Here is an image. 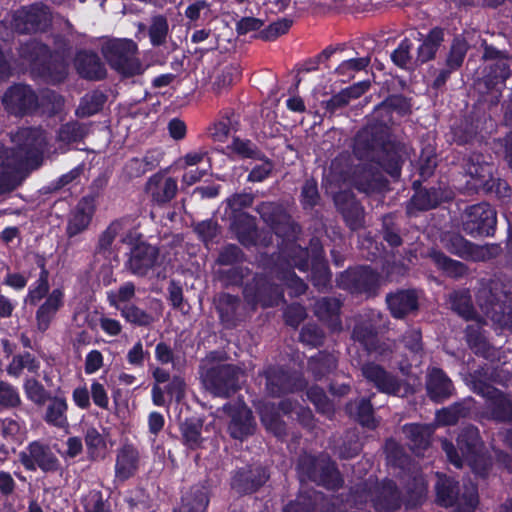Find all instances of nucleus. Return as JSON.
I'll list each match as a JSON object with an SVG mask.
<instances>
[{"instance_id":"bb28decb","label":"nucleus","mask_w":512,"mask_h":512,"mask_svg":"<svg viewBox=\"0 0 512 512\" xmlns=\"http://www.w3.org/2000/svg\"><path fill=\"white\" fill-rule=\"evenodd\" d=\"M230 231L245 248L255 247L259 243L257 219L249 213L230 214Z\"/></svg>"},{"instance_id":"603ef678","label":"nucleus","mask_w":512,"mask_h":512,"mask_svg":"<svg viewBox=\"0 0 512 512\" xmlns=\"http://www.w3.org/2000/svg\"><path fill=\"white\" fill-rule=\"evenodd\" d=\"M111 305L120 311L121 316L126 322L134 326L148 327L154 322V318L150 313L133 303L119 305L116 304L115 300H111Z\"/></svg>"},{"instance_id":"e2e57ef3","label":"nucleus","mask_w":512,"mask_h":512,"mask_svg":"<svg viewBox=\"0 0 512 512\" xmlns=\"http://www.w3.org/2000/svg\"><path fill=\"white\" fill-rule=\"evenodd\" d=\"M229 148L242 159L262 160L265 158V154L261 149L249 139H241L235 136Z\"/></svg>"},{"instance_id":"0e129e2a","label":"nucleus","mask_w":512,"mask_h":512,"mask_svg":"<svg viewBox=\"0 0 512 512\" xmlns=\"http://www.w3.org/2000/svg\"><path fill=\"white\" fill-rule=\"evenodd\" d=\"M453 141L458 145L472 143L478 134V126L468 118L461 119L451 128Z\"/></svg>"},{"instance_id":"e433bc0d","label":"nucleus","mask_w":512,"mask_h":512,"mask_svg":"<svg viewBox=\"0 0 512 512\" xmlns=\"http://www.w3.org/2000/svg\"><path fill=\"white\" fill-rule=\"evenodd\" d=\"M465 340L472 352L479 357L492 359L495 356L493 346L488 341L486 331L479 323L469 324L466 326Z\"/></svg>"},{"instance_id":"473e14b6","label":"nucleus","mask_w":512,"mask_h":512,"mask_svg":"<svg viewBox=\"0 0 512 512\" xmlns=\"http://www.w3.org/2000/svg\"><path fill=\"white\" fill-rule=\"evenodd\" d=\"M426 391L432 401L440 403L452 396L454 385L442 368L432 367L426 376Z\"/></svg>"},{"instance_id":"6e6552de","label":"nucleus","mask_w":512,"mask_h":512,"mask_svg":"<svg viewBox=\"0 0 512 512\" xmlns=\"http://www.w3.org/2000/svg\"><path fill=\"white\" fill-rule=\"evenodd\" d=\"M245 303L251 310L258 307L271 308L278 306L284 301V290L281 285L275 283L268 275L255 273L245 283L242 290Z\"/></svg>"},{"instance_id":"7c9ffc66","label":"nucleus","mask_w":512,"mask_h":512,"mask_svg":"<svg viewBox=\"0 0 512 512\" xmlns=\"http://www.w3.org/2000/svg\"><path fill=\"white\" fill-rule=\"evenodd\" d=\"M482 416L495 423H512V395L499 390L495 395L485 401Z\"/></svg>"},{"instance_id":"39448f33","label":"nucleus","mask_w":512,"mask_h":512,"mask_svg":"<svg viewBox=\"0 0 512 512\" xmlns=\"http://www.w3.org/2000/svg\"><path fill=\"white\" fill-rule=\"evenodd\" d=\"M436 502L443 507H456L457 512H474L479 503L477 487L460 483L452 476L436 473Z\"/></svg>"},{"instance_id":"f704fd0d","label":"nucleus","mask_w":512,"mask_h":512,"mask_svg":"<svg viewBox=\"0 0 512 512\" xmlns=\"http://www.w3.org/2000/svg\"><path fill=\"white\" fill-rule=\"evenodd\" d=\"M140 454L132 443H124L117 451L115 476L121 481L132 478L139 468Z\"/></svg>"},{"instance_id":"9d476101","label":"nucleus","mask_w":512,"mask_h":512,"mask_svg":"<svg viewBox=\"0 0 512 512\" xmlns=\"http://www.w3.org/2000/svg\"><path fill=\"white\" fill-rule=\"evenodd\" d=\"M255 211L262 221L282 241L295 242L301 232V226L292 218L285 206L278 202L262 201Z\"/></svg>"},{"instance_id":"de8ad7c7","label":"nucleus","mask_w":512,"mask_h":512,"mask_svg":"<svg viewBox=\"0 0 512 512\" xmlns=\"http://www.w3.org/2000/svg\"><path fill=\"white\" fill-rule=\"evenodd\" d=\"M475 400L472 397L454 402L438 412L439 420L445 425H455L461 418L469 417L474 408Z\"/></svg>"},{"instance_id":"8fccbe9b","label":"nucleus","mask_w":512,"mask_h":512,"mask_svg":"<svg viewBox=\"0 0 512 512\" xmlns=\"http://www.w3.org/2000/svg\"><path fill=\"white\" fill-rule=\"evenodd\" d=\"M43 417L44 421L51 426L64 428L68 426L67 410L68 404L65 397L52 396Z\"/></svg>"},{"instance_id":"774afa93","label":"nucleus","mask_w":512,"mask_h":512,"mask_svg":"<svg viewBox=\"0 0 512 512\" xmlns=\"http://www.w3.org/2000/svg\"><path fill=\"white\" fill-rule=\"evenodd\" d=\"M84 512H112L108 498H104L102 491L90 490L82 499Z\"/></svg>"},{"instance_id":"c03bdc74","label":"nucleus","mask_w":512,"mask_h":512,"mask_svg":"<svg viewBox=\"0 0 512 512\" xmlns=\"http://www.w3.org/2000/svg\"><path fill=\"white\" fill-rule=\"evenodd\" d=\"M429 257L435 267L446 277L460 279L468 273V267L465 263L450 258L440 250L432 249Z\"/></svg>"},{"instance_id":"2f4dec72","label":"nucleus","mask_w":512,"mask_h":512,"mask_svg":"<svg viewBox=\"0 0 512 512\" xmlns=\"http://www.w3.org/2000/svg\"><path fill=\"white\" fill-rule=\"evenodd\" d=\"M145 189L154 203L164 205L176 196L178 185L175 178L166 177L162 172H157L149 177Z\"/></svg>"},{"instance_id":"ea45409f","label":"nucleus","mask_w":512,"mask_h":512,"mask_svg":"<svg viewBox=\"0 0 512 512\" xmlns=\"http://www.w3.org/2000/svg\"><path fill=\"white\" fill-rule=\"evenodd\" d=\"M354 187L367 195L381 193L388 186V180L372 168H363L352 180Z\"/></svg>"},{"instance_id":"dca6fc26","label":"nucleus","mask_w":512,"mask_h":512,"mask_svg":"<svg viewBox=\"0 0 512 512\" xmlns=\"http://www.w3.org/2000/svg\"><path fill=\"white\" fill-rule=\"evenodd\" d=\"M18 461L26 471L40 469L43 473H56L62 470L61 462L50 446L35 440L18 453Z\"/></svg>"},{"instance_id":"58836bf2","label":"nucleus","mask_w":512,"mask_h":512,"mask_svg":"<svg viewBox=\"0 0 512 512\" xmlns=\"http://www.w3.org/2000/svg\"><path fill=\"white\" fill-rule=\"evenodd\" d=\"M36 265L40 268L38 279L28 289L25 302L30 306H36L43 298L50 294L49 271L46 268V259L43 256H36Z\"/></svg>"},{"instance_id":"5fc2aeb1","label":"nucleus","mask_w":512,"mask_h":512,"mask_svg":"<svg viewBox=\"0 0 512 512\" xmlns=\"http://www.w3.org/2000/svg\"><path fill=\"white\" fill-rule=\"evenodd\" d=\"M342 502L350 508L363 510L369 500L372 501V491L366 482L356 483L350 487L349 492L341 495Z\"/></svg>"},{"instance_id":"9b49d317","label":"nucleus","mask_w":512,"mask_h":512,"mask_svg":"<svg viewBox=\"0 0 512 512\" xmlns=\"http://www.w3.org/2000/svg\"><path fill=\"white\" fill-rule=\"evenodd\" d=\"M15 141L16 147L11 150V157L31 168H38L43 162L47 145L45 131L39 127L20 128Z\"/></svg>"},{"instance_id":"72a5a7b5","label":"nucleus","mask_w":512,"mask_h":512,"mask_svg":"<svg viewBox=\"0 0 512 512\" xmlns=\"http://www.w3.org/2000/svg\"><path fill=\"white\" fill-rule=\"evenodd\" d=\"M64 296L62 289L55 288L38 307L35 313V321L39 332L44 333L50 328V325L55 319L58 311L64 305Z\"/></svg>"},{"instance_id":"393cba45","label":"nucleus","mask_w":512,"mask_h":512,"mask_svg":"<svg viewBox=\"0 0 512 512\" xmlns=\"http://www.w3.org/2000/svg\"><path fill=\"white\" fill-rule=\"evenodd\" d=\"M74 67L80 78L101 81L107 77V69L98 53L91 49H79L74 57Z\"/></svg>"},{"instance_id":"338daca9","label":"nucleus","mask_w":512,"mask_h":512,"mask_svg":"<svg viewBox=\"0 0 512 512\" xmlns=\"http://www.w3.org/2000/svg\"><path fill=\"white\" fill-rule=\"evenodd\" d=\"M261 421L265 428L277 438L283 439L287 436V424L276 408L265 410L261 415Z\"/></svg>"},{"instance_id":"f8f14e48","label":"nucleus","mask_w":512,"mask_h":512,"mask_svg":"<svg viewBox=\"0 0 512 512\" xmlns=\"http://www.w3.org/2000/svg\"><path fill=\"white\" fill-rule=\"evenodd\" d=\"M456 444L457 446L447 439L442 442V449L448 461L456 468H461L467 457H475L477 452L485 449L479 429L472 424L465 425L459 430Z\"/></svg>"},{"instance_id":"37998d69","label":"nucleus","mask_w":512,"mask_h":512,"mask_svg":"<svg viewBox=\"0 0 512 512\" xmlns=\"http://www.w3.org/2000/svg\"><path fill=\"white\" fill-rule=\"evenodd\" d=\"M345 412L363 427L374 429L377 426L370 397L349 401L345 405Z\"/></svg>"},{"instance_id":"c756f323","label":"nucleus","mask_w":512,"mask_h":512,"mask_svg":"<svg viewBox=\"0 0 512 512\" xmlns=\"http://www.w3.org/2000/svg\"><path fill=\"white\" fill-rule=\"evenodd\" d=\"M266 380V390L272 397H282L293 393L296 384L293 374L282 366L270 365L263 373Z\"/></svg>"},{"instance_id":"f03ea898","label":"nucleus","mask_w":512,"mask_h":512,"mask_svg":"<svg viewBox=\"0 0 512 512\" xmlns=\"http://www.w3.org/2000/svg\"><path fill=\"white\" fill-rule=\"evenodd\" d=\"M19 57L27 62L33 78L51 85L63 83L69 74V63L62 57L51 54L49 45L30 39L18 49Z\"/></svg>"},{"instance_id":"13d9d810","label":"nucleus","mask_w":512,"mask_h":512,"mask_svg":"<svg viewBox=\"0 0 512 512\" xmlns=\"http://www.w3.org/2000/svg\"><path fill=\"white\" fill-rule=\"evenodd\" d=\"M25 368L31 373H37L40 369V361L28 351L15 355L6 371L8 375L18 378Z\"/></svg>"},{"instance_id":"69168bd1","label":"nucleus","mask_w":512,"mask_h":512,"mask_svg":"<svg viewBox=\"0 0 512 512\" xmlns=\"http://www.w3.org/2000/svg\"><path fill=\"white\" fill-rule=\"evenodd\" d=\"M26 398L37 406H43L52 396L36 378H26L23 383Z\"/></svg>"},{"instance_id":"423d86ee","label":"nucleus","mask_w":512,"mask_h":512,"mask_svg":"<svg viewBox=\"0 0 512 512\" xmlns=\"http://www.w3.org/2000/svg\"><path fill=\"white\" fill-rule=\"evenodd\" d=\"M101 53L111 69L123 77H133L143 73L144 69L138 53L137 44L127 38L107 40L101 47Z\"/></svg>"},{"instance_id":"c85d7f7f","label":"nucleus","mask_w":512,"mask_h":512,"mask_svg":"<svg viewBox=\"0 0 512 512\" xmlns=\"http://www.w3.org/2000/svg\"><path fill=\"white\" fill-rule=\"evenodd\" d=\"M385 301L394 319H404L419 309V297L415 289H397L389 292Z\"/></svg>"},{"instance_id":"ddd939ff","label":"nucleus","mask_w":512,"mask_h":512,"mask_svg":"<svg viewBox=\"0 0 512 512\" xmlns=\"http://www.w3.org/2000/svg\"><path fill=\"white\" fill-rule=\"evenodd\" d=\"M462 226L473 238L493 237L497 229V212L487 202L470 205L464 211Z\"/></svg>"},{"instance_id":"09e8293b","label":"nucleus","mask_w":512,"mask_h":512,"mask_svg":"<svg viewBox=\"0 0 512 512\" xmlns=\"http://www.w3.org/2000/svg\"><path fill=\"white\" fill-rule=\"evenodd\" d=\"M203 422L196 418H186L180 424L179 430L182 437V444L189 450H198L203 445L202 437Z\"/></svg>"},{"instance_id":"a18cd8bd","label":"nucleus","mask_w":512,"mask_h":512,"mask_svg":"<svg viewBox=\"0 0 512 512\" xmlns=\"http://www.w3.org/2000/svg\"><path fill=\"white\" fill-rule=\"evenodd\" d=\"M337 365L338 359L332 353L322 350L308 359V372L315 381H321L336 370Z\"/></svg>"},{"instance_id":"aec40b11","label":"nucleus","mask_w":512,"mask_h":512,"mask_svg":"<svg viewBox=\"0 0 512 512\" xmlns=\"http://www.w3.org/2000/svg\"><path fill=\"white\" fill-rule=\"evenodd\" d=\"M222 409L230 417L227 431L231 438L243 441L254 434L255 418L252 410L244 402H228Z\"/></svg>"},{"instance_id":"2eb2a0df","label":"nucleus","mask_w":512,"mask_h":512,"mask_svg":"<svg viewBox=\"0 0 512 512\" xmlns=\"http://www.w3.org/2000/svg\"><path fill=\"white\" fill-rule=\"evenodd\" d=\"M1 102L5 111L16 117L32 116L40 107L35 90L24 83L10 85L3 93Z\"/></svg>"},{"instance_id":"79ce46f5","label":"nucleus","mask_w":512,"mask_h":512,"mask_svg":"<svg viewBox=\"0 0 512 512\" xmlns=\"http://www.w3.org/2000/svg\"><path fill=\"white\" fill-rule=\"evenodd\" d=\"M511 74L512 63L500 60L485 67L482 82L488 91H501Z\"/></svg>"},{"instance_id":"5701e85b","label":"nucleus","mask_w":512,"mask_h":512,"mask_svg":"<svg viewBox=\"0 0 512 512\" xmlns=\"http://www.w3.org/2000/svg\"><path fill=\"white\" fill-rule=\"evenodd\" d=\"M406 155L405 144L399 140L391 139L378 150L375 163L392 179L397 180L401 176Z\"/></svg>"},{"instance_id":"a211bd4d","label":"nucleus","mask_w":512,"mask_h":512,"mask_svg":"<svg viewBox=\"0 0 512 512\" xmlns=\"http://www.w3.org/2000/svg\"><path fill=\"white\" fill-rule=\"evenodd\" d=\"M391 134L392 131L387 126L378 125L368 120L354 138L353 152L355 156L361 160L370 158L391 140Z\"/></svg>"},{"instance_id":"4468645a","label":"nucleus","mask_w":512,"mask_h":512,"mask_svg":"<svg viewBox=\"0 0 512 512\" xmlns=\"http://www.w3.org/2000/svg\"><path fill=\"white\" fill-rule=\"evenodd\" d=\"M52 25L50 8L36 2L22 6L16 10L12 18V26L18 34H36L46 32Z\"/></svg>"},{"instance_id":"6e6d98bb","label":"nucleus","mask_w":512,"mask_h":512,"mask_svg":"<svg viewBox=\"0 0 512 512\" xmlns=\"http://www.w3.org/2000/svg\"><path fill=\"white\" fill-rule=\"evenodd\" d=\"M404 432L411 441V450L416 455H420L430 446V432L425 426L415 423L406 424Z\"/></svg>"},{"instance_id":"3c124183","label":"nucleus","mask_w":512,"mask_h":512,"mask_svg":"<svg viewBox=\"0 0 512 512\" xmlns=\"http://www.w3.org/2000/svg\"><path fill=\"white\" fill-rule=\"evenodd\" d=\"M405 505L408 508H415L423 504L426 499L428 486L423 475L412 476L405 486Z\"/></svg>"},{"instance_id":"4c0bfd02","label":"nucleus","mask_w":512,"mask_h":512,"mask_svg":"<svg viewBox=\"0 0 512 512\" xmlns=\"http://www.w3.org/2000/svg\"><path fill=\"white\" fill-rule=\"evenodd\" d=\"M214 303L220 322L225 327H235L237 325V313L241 305L240 297L221 292L215 298Z\"/></svg>"},{"instance_id":"49530a36","label":"nucleus","mask_w":512,"mask_h":512,"mask_svg":"<svg viewBox=\"0 0 512 512\" xmlns=\"http://www.w3.org/2000/svg\"><path fill=\"white\" fill-rule=\"evenodd\" d=\"M444 37V28L440 26L431 28L422 44L417 48V60L422 64L433 60L444 42Z\"/></svg>"},{"instance_id":"7ed1b4c3","label":"nucleus","mask_w":512,"mask_h":512,"mask_svg":"<svg viewBox=\"0 0 512 512\" xmlns=\"http://www.w3.org/2000/svg\"><path fill=\"white\" fill-rule=\"evenodd\" d=\"M481 310L493 322L512 331V280L505 275L490 278L476 295Z\"/></svg>"},{"instance_id":"680f3d73","label":"nucleus","mask_w":512,"mask_h":512,"mask_svg":"<svg viewBox=\"0 0 512 512\" xmlns=\"http://www.w3.org/2000/svg\"><path fill=\"white\" fill-rule=\"evenodd\" d=\"M353 339L363 345L367 350L376 348L378 331L375 325L369 321L358 323L352 331Z\"/></svg>"},{"instance_id":"4d7b16f0","label":"nucleus","mask_w":512,"mask_h":512,"mask_svg":"<svg viewBox=\"0 0 512 512\" xmlns=\"http://www.w3.org/2000/svg\"><path fill=\"white\" fill-rule=\"evenodd\" d=\"M468 49V42L462 35L454 36L445 58V65L458 71L464 63Z\"/></svg>"},{"instance_id":"a878e982","label":"nucleus","mask_w":512,"mask_h":512,"mask_svg":"<svg viewBox=\"0 0 512 512\" xmlns=\"http://www.w3.org/2000/svg\"><path fill=\"white\" fill-rule=\"evenodd\" d=\"M403 502L402 492L394 480L384 478L375 486L372 504L377 512H394Z\"/></svg>"},{"instance_id":"c9c22d12","label":"nucleus","mask_w":512,"mask_h":512,"mask_svg":"<svg viewBox=\"0 0 512 512\" xmlns=\"http://www.w3.org/2000/svg\"><path fill=\"white\" fill-rule=\"evenodd\" d=\"M209 503V488L195 484L182 494L180 505L174 509V512H206Z\"/></svg>"},{"instance_id":"864d4df0","label":"nucleus","mask_w":512,"mask_h":512,"mask_svg":"<svg viewBox=\"0 0 512 512\" xmlns=\"http://www.w3.org/2000/svg\"><path fill=\"white\" fill-rule=\"evenodd\" d=\"M87 134L88 128L85 124L72 120L60 125L56 139L58 142L69 145L81 142Z\"/></svg>"},{"instance_id":"b1692460","label":"nucleus","mask_w":512,"mask_h":512,"mask_svg":"<svg viewBox=\"0 0 512 512\" xmlns=\"http://www.w3.org/2000/svg\"><path fill=\"white\" fill-rule=\"evenodd\" d=\"M96 197L97 195L92 194L83 196L70 212L65 230L69 239L88 229L96 211Z\"/></svg>"},{"instance_id":"0eeeda50","label":"nucleus","mask_w":512,"mask_h":512,"mask_svg":"<svg viewBox=\"0 0 512 512\" xmlns=\"http://www.w3.org/2000/svg\"><path fill=\"white\" fill-rule=\"evenodd\" d=\"M336 285L352 295L374 298L379 294L381 274L370 265L349 266L336 276Z\"/></svg>"},{"instance_id":"6ab92c4d","label":"nucleus","mask_w":512,"mask_h":512,"mask_svg":"<svg viewBox=\"0 0 512 512\" xmlns=\"http://www.w3.org/2000/svg\"><path fill=\"white\" fill-rule=\"evenodd\" d=\"M270 471L261 463L236 468L231 475L230 486L239 495H251L259 491L269 480Z\"/></svg>"},{"instance_id":"052dcab7","label":"nucleus","mask_w":512,"mask_h":512,"mask_svg":"<svg viewBox=\"0 0 512 512\" xmlns=\"http://www.w3.org/2000/svg\"><path fill=\"white\" fill-rule=\"evenodd\" d=\"M107 101V95L102 91L95 90L86 94L76 109V115L79 117H89L100 112Z\"/></svg>"},{"instance_id":"f257e3e1","label":"nucleus","mask_w":512,"mask_h":512,"mask_svg":"<svg viewBox=\"0 0 512 512\" xmlns=\"http://www.w3.org/2000/svg\"><path fill=\"white\" fill-rule=\"evenodd\" d=\"M463 168L468 179L464 189L468 194H483L507 203L512 197L508 182L495 177L494 164L486 161L482 153L472 152L464 159Z\"/></svg>"},{"instance_id":"1a4fd4ad","label":"nucleus","mask_w":512,"mask_h":512,"mask_svg":"<svg viewBox=\"0 0 512 512\" xmlns=\"http://www.w3.org/2000/svg\"><path fill=\"white\" fill-rule=\"evenodd\" d=\"M244 370L235 364H216L202 375L205 388L214 396L228 398L241 389Z\"/></svg>"},{"instance_id":"412c9836","label":"nucleus","mask_w":512,"mask_h":512,"mask_svg":"<svg viewBox=\"0 0 512 512\" xmlns=\"http://www.w3.org/2000/svg\"><path fill=\"white\" fill-rule=\"evenodd\" d=\"M159 254L158 247L140 241L131 247L124 267L135 276L145 277L156 266Z\"/></svg>"},{"instance_id":"a19ab883","label":"nucleus","mask_w":512,"mask_h":512,"mask_svg":"<svg viewBox=\"0 0 512 512\" xmlns=\"http://www.w3.org/2000/svg\"><path fill=\"white\" fill-rule=\"evenodd\" d=\"M342 303L335 297H322L314 303V314L332 328L341 327L340 310Z\"/></svg>"},{"instance_id":"20e7f679","label":"nucleus","mask_w":512,"mask_h":512,"mask_svg":"<svg viewBox=\"0 0 512 512\" xmlns=\"http://www.w3.org/2000/svg\"><path fill=\"white\" fill-rule=\"evenodd\" d=\"M296 470L301 481H310L328 490L336 491L344 484L336 463L328 455L301 454Z\"/></svg>"},{"instance_id":"4be33fe9","label":"nucleus","mask_w":512,"mask_h":512,"mask_svg":"<svg viewBox=\"0 0 512 512\" xmlns=\"http://www.w3.org/2000/svg\"><path fill=\"white\" fill-rule=\"evenodd\" d=\"M361 374L368 384H371L378 392L388 395H398L402 383L397 375L386 370L382 365L367 361L361 366Z\"/></svg>"},{"instance_id":"f3484780","label":"nucleus","mask_w":512,"mask_h":512,"mask_svg":"<svg viewBox=\"0 0 512 512\" xmlns=\"http://www.w3.org/2000/svg\"><path fill=\"white\" fill-rule=\"evenodd\" d=\"M412 189L414 193L406 204V213L409 216L435 209L452 199L451 192L441 185L425 187L421 180H415Z\"/></svg>"},{"instance_id":"bf43d9fd","label":"nucleus","mask_w":512,"mask_h":512,"mask_svg":"<svg viewBox=\"0 0 512 512\" xmlns=\"http://www.w3.org/2000/svg\"><path fill=\"white\" fill-rule=\"evenodd\" d=\"M447 250L462 259H473L479 247L460 234H452L446 243Z\"/></svg>"},{"instance_id":"cd10ccee","label":"nucleus","mask_w":512,"mask_h":512,"mask_svg":"<svg viewBox=\"0 0 512 512\" xmlns=\"http://www.w3.org/2000/svg\"><path fill=\"white\" fill-rule=\"evenodd\" d=\"M334 203L350 230L357 231L364 226V208L354 194L339 192L334 197Z\"/></svg>"}]
</instances>
